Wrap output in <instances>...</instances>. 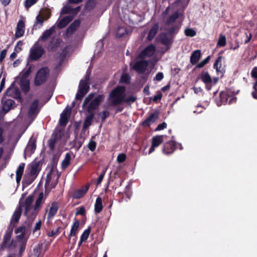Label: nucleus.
<instances>
[{
    "label": "nucleus",
    "mask_w": 257,
    "mask_h": 257,
    "mask_svg": "<svg viewBox=\"0 0 257 257\" xmlns=\"http://www.w3.org/2000/svg\"><path fill=\"white\" fill-rule=\"evenodd\" d=\"M125 88L123 86L117 87L111 91L109 95L111 103L113 105H117L122 102L128 104L134 102L137 98L134 95H130L125 98Z\"/></svg>",
    "instance_id": "obj_1"
},
{
    "label": "nucleus",
    "mask_w": 257,
    "mask_h": 257,
    "mask_svg": "<svg viewBox=\"0 0 257 257\" xmlns=\"http://www.w3.org/2000/svg\"><path fill=\"white\" fill-rule=\"evenodd\" d=\"M94 93H90L85 98L83 103V107L86 106L90 102L87 108L88 112H93V111L97 108L100 103L103 100L104 96L103 95H98L94 99Z\"/></svg>",
    "instance_id": "obj_2"
},
{
    "label": "nucleus",
    "mask_w": 257,
    "mask_h": 257,
    "mask_svg": "<svg viewBox=\"0 0 257 257\" xmlns=\"http://www.w3.org/2000/svg\"><path fill=\"white\" fill-rule=\"evenodd\" d=\"M90 74L87 72L84 80H81L79 83V89L76 95V99H81L88 92L89 88V80Z\"/></svg>",
    "instance_id": "obj_3"
},
{
    "label": "nucleus",
    "mask_w": 257,
    "mask_h": 257,
    "mask_svg": "<svg viewBox=\"0 0 257 257\" xmlns=\"http://www.w3.org/2000/svg\"><path fill=\"white\" fill-rule=\"evenodd\" d=\"M44 52L43 48L39 44L38 42H37L30 49L29 58L32 61L37 60L42 56Z\"/></svg>",
    "instance_id": "obj_4"
},
{
    "label": "nucleus",
    "mask_w": 257,
    "mask_h": 257,
    "mask_svg": "<svg viewBox=\"0 0 257 257\" xmlns=\"http://www.w3.org/2000/svg\"><path fill=\"white\" fill-rule=\"evenodd\" d=\"M49 70L47 67H42L37 72L35 78L34 83L36 86L43 84L47 80Z\"/></svg>",
    "instance_id": "obj_5"
},
{
    "label": "nucleus",
    "mask_w": 257,
    "mask_h": 257,
    "mask_svg": "<svg viewBox=\"0 0 257 257\" xmlns=\"http://www.w3.org/2000/svg\"><path fill=\"white\" fill-rule=\"evenodd\" d=\"M40 170V164L38 162L32 163L29 165L28 171L29 175L30 176L28 181L27 180V176H25V180L26 181H27V183L28 184H31L34 181L37 176L38 175Z\"/></svg>",
    "instance_id": "obj_6"
},
{
    "label": "nucleus",
    "mask_w": 257,
    "mask_h": 257,
    "mask_svg": "<svg viewBox=\"0 0 257 257\" xmlns=\"http://www.w3.org/2000/svg\"><path fill=\"white\" fill-rule=\"evenodd\" d=\"M13 228L14 226L12 227V228L8 227L6 233L4 236L3 240L1 245V248L2 249L15 247V245L14 244V240L11 239Z\"/></svg>",
    "instance_id": "obj_7"
},
{
    "label": "nucleus",
    "mask_w": 257,
    "mask_h": 257,
    "mask_svg": "<svg viewBox=\"0 0 257 257\" xmlns=\"http://www.w3.org/2000/svg\"><path fill=\"white\" fill-rule=\"evenodd\" d=\"M33 202V197L29 196L27 197L25 200V202L23 205H20V207H24L25 208V214L31 221L32 211L34 207H32V204Z\"/></svg>",
    "instance_id": "obj_8"
},
{
    "label": "nucleus",
    "mask_w": 257,
    "mask_h": 257,
    "mask_svg": "<svg viewBox=\"0 0 257 257\" xmlns=\"http://www.w3.org/2000/svg\"><path fill=\"white\" fill-rule=\"evenodd\" d=\"M44 201L45 198L44 197V194L43 192H41L39 194V196L35 202L34 209L32 211L31 221H33L36 218L38 210L42 205L44 203Z\"/></svg>",
    "instance_id": "obj_9"
},
{
    "label": "nucleus",
    "mask_w": 257,
    "mask_h": 257,
    "mask_svg": "<svg viewBox=\"0 0 257 257\" xmlns=\"http://www.w3.org/2000/svg\"><path fill=\"white\" fill-rule=\"evenodd\" d=\"M15 104V101L12 99H7L3 103L2 108L0 110V119L3 118L4 115L11 109L14 108L13 105Z\"/></svg>",
    "instance_id": "obj_10"
},
{
    "label": "nucleus",
    "mask_w": 257,
    "mask_h": 257,
    "mask_svg": "<svg viewBox=\"0 0 257 257\" xmlns=\"http://www.w3.org/2000/svg\"><path fill=\"white\" fill-rule=\"evenodd\" d=\"M205 84L206 89L210 90L212 86V79L208 72L203 71L198 77Z\"/></svg>",
    "instance_id": "obj_11"
},
{
    "label": "nucleus",
    "mask_w": 257,
    "mask_h": 257,
    "mask_svg": "<svg viewBox=\"0 0 257 257\" xmlns=\"http://www.w3.org/2000/svg\"><path fill=\"white\" fill-rule=\"evenodd\" d=\"M148 66V62L145 60L137 61L133 66V68L140 74L145 73Z\"/></svg>",
    "instance_id": "obj_12"
},
{
    "label": "nucleus",
    "mask_w": 257,
    "mask_h": 257,
    "mask_svg": "<svg viewBox=\"0 0 257 257\" xmlns=\"http://www.w3.org/2000/svg\"><path fill=\"white\" fill-rule=\"evenodd\" d=\"M156 51V47L151 44L147 47L139 55V57L141 58L150 57Z\"/></svg>",
    "instance_id": "obj_13"
},
{
    "label": "nucleus",
    "mask_w": 257,
    "mask_h": 257,
    "mask_svg": "<svg viewBox=\"0 0 257 257\" xmlns=\"http://www.w3.org/2000/svg\"><path fill=\"white\" fill-rule=\"evenodd\" d=\"M39 100L36 99L31 104L28 112V116L29 117H35L38 113L39 111Z\"/></svg>",
    "instance_id": "obj_14"
},
{
    "label": "nucleus",
    "mask_w": 257,
    "mask_h": 257,
    "mask_svg": "<svg viewBox=\"0 0 257 257\" xmlns=\"http://www.w3.org/2000/svg\"><path fill=\"white\" fill-rule=\"evenodd\" d=\"M55 32V25L52 26L50 29L45 31L41 36L39 38L38 41L39 42H46L51 36Z\"/></svg>",
    "instance_id": "obj_15"
},
{
    "label": "nucleus",
    "mask_w": 257,
    "mask_h": 257,
    "mask_svg": "<svg viewBox=\"0 0 257 257\" xmlns=\"http://www.w3.org/2000/svg\"><path fill=\"white\" fill-rule=\"evenodd\" d=\"M163 142V136H157L153 137L152 139V145L149 149V154H150L153 152L155 149L160 146Z\"/></svg>",
    "instance_id": "obj_16"
},
{
    "label": "nucleus",
    "mask_w": 257,
    "mask_h": 257,
    "mask_svg": "<svg viewBox=\"0 0 257 257\" xmlns=\"http://www.w3.org/2000/svg\"><path fill=\"white\" fill-rule=\"evenodd\" d=\"M61 134L60 132L53 134L48 141V146L51 151L55 148L56 144L60 140Z\"/></svg>",
    "instance_id": "obj_17"
},
{
    "label": "nucleus",
    "mask_w": 257,
    "mask_h": 257,
    "mask_svg": "<svg viewBox=\"0 0 257 257\" xmlns=\"http://www.w3.org/2000/svg\"><path fill=\"white\" fill-rule=\"evenodd\" d=\"M71 112V108H66L61 114L59 123L62 126L66 125L68 121V118Z\"/></svg>",
    "instance_id": "obj_18"
},
{
    "label": "nucleus",
    "mask_w": 257,
    "mask_h": 257,
    "mask_svg": "<svg viewBox=\"0 0 257 257\" xmlns=\"http://www.w3.org/2000/svg\"><path fill=\"white\" fill-rule=\"evenodd\" d=\"M60 44V40L59 39L52 37L46 45V47L49 51H54L56 48L59 46Z\"/></svg>",
    "instance_id": "obj_19"
},
{
    "label": "nucleus",
    "mask_w": 257,
    "mask_h": 257,
    "mask_svg": "<svg viewBox=\"0 0 257 257\" xmlns=\"http://www.w3.org/2000/svg\"><path fill=\"white\" fill-rule=\"evenodd\" d=\"M22 214V209L21 208V207H19L18 208L16 209L15 211L14 212L12 218L11 220L10 225L9 227H10L11 228H12V227H15V225L14 223H17L19 219L21 216Z\"/></svg>",
    "instance_id": "obj_20"
},
{
    "label": "nucleus",
    "mask_w": 257,
    "mask_h": 257,
    "mask_svg": "<svg viewBox=\"0 0 257 257\" xmlns=\"http://www.w3.org/2000/svg\"><path fill=\"white\" fill-rule=\"evenodd\" d=\"M6 94L15 98H20L21 93L19 89L15 87L11 86L6 91Z\"/></svg>",
    "instance_id": "obj_21"
},
{
    "label": "nucleus",
    "mask_w": 257,
    "mask_h": 257,
    "mask_svg": "<svg viewBox=\"0 0 257 257\" xmlns=\"http://www.w3.org/2000/svg\"><path fill=\"white\" fill-rule=\"evenodd\" d=\"M158 118V113L157 112H153L150 114L148 117L143 122L144 126H149L153 123Z\"/></svg>",
    "instance_id": "obj_22"
},
{
    "label": "nucleus",
    "mask_w": 257,
    "mask_h": 257,
    "mask_svg": "<svg viewBox=\"0 0 257 257\" xmlns=\"http://www.w3.org/2000/svg\"><path fill=\"white\" fill-rule=\"evenodd\" d=\"M176 149L175 144L173 141L167 142L164 145L163 152L164 154L169 155L172 153Z\"/></svg>",
    "instance_id": "obj_23"
},
{
    "label": "nucleus",
    "mask_w": 257,
    "mask_h": 257,
    "mask_svg": "<svg viewBox=\"0 0 257 257\" xmlns=\"http://www.w3.org/2000/svg\"><path fill=\"white\" fill-rule=\"evenodd\" d=\"M25 32V23L22 20H20L17 26L15 36L19 38L23 36Z\"/></svg>",
    "instance_id": "obj_24"
},
{
    "label": "nucleus",
    "mask_w": 257,
    "mask_h": 257,
    "mask_svg": "<svg viewBox=\"0 0 257 257\" xmlns=\"http://www.w3.org/2000/svg\"><path fill=\"white\" fill-rule=\"evenodd\" d=\"M73 19L72 17L68 16L65 17L57 23V26L59 29H62L66 27Z\"/></svg>",
    "instance_id": "obj_25"
},
{
    "label": "nucleus",
    "mask_w": 257,
    "mask_h": 257,
    "mask_svg": "<svg viewBox=\"0 0 257 257\" xmlns=\"http://www.w3.org/2000/svg\"><path fill=\"white\" fill-rule=\"evenodd\" d=\"M222 58V56H219L218 57L217 59L216 60L215 63L214 64V68L216 70L217 75H220L221 77H222L223 75V69L222 68L221 64Z\"/></svg>",
    "instance_id": "obj_26"
},
{
    "label": "nucleus",
    "mask_w": 257,
    "mask_h": 257,
    "mask_svg": "<svg viewBox=\"0 0 257 257\" xmlns=\"http://www.w3.org/2000/svg\"><path fill=\"white\" fill-rule=\"evenodd\" d=\"M80 24V21L79 20H75L67 28L66 34L67 35H72L78 28Z\"/></svg>",
    "instance_id": "obj_27"
},
{
    "label": "nucleus",
    "mask_w": 257,
    "mask_h": 257,
    "mask_svg": "<svg viewBox=\"0 0 257 257\" xmlns=\"http://www.w3.org/2000/svg\"><path fill=\"white\" fill-rule=\"evenodd\" d=\"M201 56V51L199 50H195L191 55L190 63L192 65L196 64L200 60Z\"/></svg>",
    "instance_id": "obj_28"
},
{
    "label": "nucleus",
    "mask_w": 257,
    "mask_h": 257,
    "mask_svg": "<svg viewBox=\"0 0 257 257\" xmlns=\"http://www.w3.org/2000/svg\"><path fill=\"white\" fill-rule=\"evenodd\" d=\"M25 164L24 163H21L18 167L16 171V181L18 184L20 183L22 176L24 173V168Z\"/></svg>",
    "instance_id": "obj_29"
},
{
    "label": "nucleus",
    "mask_w": 257,
    "mask_h": 257,
    "mask_svg": "<svg viewBox=\"0 0 257 257\" xmlns=\"http://www.w3.org/2000/svg\"><path fill=\"white\" fill-rule=\"evenodd\" d=\"M58 209V205L56 202L52 203L48 213V218L51 219L53 218L56 214Z\"/></svg>",
    "instance_id": "obj_30"
},
{
    "label": "nucleus",
    "mask_w": 257,
    "mask_h": 257,
    "mask_svg": "<svg viewBox=\"0 0 257 257\" xmlns=\"http://www.w3.org/2000/svg\"><path fill=\"white\" fill-rule=\"evenodd\" d=\"M89 189V185H87L84 187L79 189L74 192L73 196L74 198L79 199L83 197L87 192Z\"/></svg>",
    "instance_id": "obj_31"
},
{
    "label": "nucleus",
    "mask_w": 257,
    "mask_h": 257,
    "mask_svg": "<svg viewBox=\"0 0 257 257\" xmlns=\"http://www.w3.org/2000/svg\"><path fill=\"white\" fill-rule=\"evenodd\" d=\"M159 29L158 24H155L149 31L147 39L149 41H151L156 36Z\"/></svg>",
    "instance_id": "obj_32"
},
{
    "label": "nucleus",
    "mask_w": 257,
    "mask_h": 257,
    "mask_svg": "<svg viewBox=\"0 0 257 257\" xmlns=\"http://www.w3.org/2000/svg\"><path fill=\"white\" fill-rule=\"evenodd\" d=\"M55 178L57 180L59 178V175L56 176L55 168H52L47 175L46 183H49L52 178L54 179Z\"/></svg>",
    "instance_id": "obj_33"
},
{
    "label": "nucleus",
    "mask_w": 257,
    "mask_h": 257,
    "mask_svg": "<svg viewBox=\"0 0 257 257\" xmlns=\"http://www.w3.org/2000/svg\"><path fill=\"white\" fill-rule=\"evenodd\" d=\"M71 158V154L69 153H66L65 155V157L61 163L62 169H65L69 165Z\"/></svg>",
    "instance_id": "obj_34"
},
{
    "label": "nucleus",
    "mask_w": 257,
    "mask_h": 257,
    "mask_svg": "<svg viewBox=\"0 0 257 257\" xmlns=\"http://www.w3.org/2000/svg\"><path fill=\"white\" fill-rule=\"evenodd\" d=\"M89 114L86 116L83 123V128H86L89 127L92 123V121L94 116L93 112H89Z\"/></svg>",
    "instance_id": "obj_35"
},
{
    "label": "nucleus",
    "mask_w": 257,
    "mask_h": 257,
    "mask_svg": "<svg viewBox=\"0 0 257 257\" xmlns=\"http://www.w3.org/2000/svg\"><path fill=\"white\" fill-rule=\"evenodd\" d=\"M20 86L22 89L25 92L27 93L30 89V83L28 80H21Z\"/></svg>",
    "instance_id": "obj_36"
},
{
    "label": "nucleus",
    "mask_w": 257,
    "mask_h": 257,
    "mask_svg": "<svg viewBox=\"0 0 257 257\" xmlns=\"http://www.w3.org/2000/svg\"><path fill=\"white\" fill-rule=\"evenodd\" d=\"M79 225V221L77 220L76 219H75V221L71 227V229L69 234L70 236H73L76 235Z\"/></svg>",
    "instance_id": "obj_37"
},
{
    "label": "nucleus",
    "mask_w": 257,
    "mask_h": 257,
    "mask_svg": "<svg viewBox=\"0 0 257 257\" xmlns=\"http://www.w3.org/2000/svg\"><path fill=\"white\" fill-rule=\"evenodd\" d=\"M102 209V199L100 197H98L97 198L96 200V202L95 203V211L96 213H99Z\"/></svg>",
    "instance_id": "obj_38"
},
{
    "label": "nucleus",
    "mask_w": 257,
    "mask_h": 257,
    "mask_svg": "<svg viewBox=\"0 0 257 257\" xmlns=\"http://www.w3.org/2000/svg\"><path fill=\"white\" fill-rule=\"evenodd\" d=\"M159 39L161 43L164 45H168L170 43V39L166 33L160 35Z\"/></svg>",
    "instance_id": "obj_39"
},
{
    "label": "nucleus",
    "mask_w": 257,
    "mask_h": 257,
    "mask_svg": "<svg viewBox=\"0 0 257 257\" xmlns=\"http://www.w3.org/2000/svg\"><path fill=\"white\" fill-rule=\"evenodd\" d=\"M179 16V13L178 12H175L173 14H172L171 16L169 17V18L167 20L166 25H171L172 23H174L175 21L178 18Z\"/></svg>",
    "instance_id": "obj_40"
},
{
    "label": "nucleus",
    "mask_w": 257,
    "mask_h": 257,
    "mask_svg": "<svg viewBox=\"0 0 257 257\" xmlns=\"http://www.w3.org/2000/svg\"><path fill=\"white\" fill-rule=\"evenodd\" d=\"M44 21V20L43 17L42 16H41L40 14L38 15L36 17V21L34 25V27L35 29H37L38 25H40V26L39 27V28L40 27L42 26L43 24Z\"/></svg>",
    "instance_id": "obj_41"
},
{
    "label": "nucleus",
    "mask_w": 257,
    "mask_h": 257,
    "mask_svg": "<svg viewBox=\"0 0 257 257\" xmlns=\"http://www.w3.org/2000/svg\"><path fill=\"white\" fill-rule=\"evenodd\" d=\"M36 144L33 141H30L27 145L26 150L27 152H30V153H33L34 150L36 149Z\"/></svg>",
    "instance_id": "obj_42"
},
{
    "label": "nucleus",
    "mask_w": 257,
    "mask_h": 257,
    "mask_svg": "<svg viewBox=\"0 0 257 257\" xmlns=\"http://www.w3.org/2000/svg\"><path fill=\"white\" fill-rule=\"evenodd\" d=\"M31 72V68L29 67L27 70H23L20 74L22 77V80H27L26 78L29 76Z\"/></svg>",
    "instance_id": "obj_43"
},
{
    "label": "nucleus",
    "mask_w": 257,
    "mask_h": 257,
    "mask_svg": "<svg viewBox=\"0 0 257 257\" xmlns=\"http://www.w3.org/2000/svg\"><path fill=\"white\" fill-rule=\"evenodd\" d=\"M126 34V30L125 28L122 27H120L118 28L116 32V36L117 37H123Z\"/></svg>",
    "instance_id": "obj_44"
},
{
    "label": "nucleus",
    "mask_w": 257,
    "mask_h": 257,
    "mask_svg": "<svg viewBox=\"0 0 257 257\" xmlns=\"http://www.w3.org/2000/svg\"><path fill=\"white\" fill-rule=\"evenodd\" d=\"M210 59V57L209 56L204 59L203 60L201 61L200 63L197 64L195 67L196 68H201L203 67L206 64H207Z\"/></svg>",
    "instance_id": "obj_45"
},
{
    "label": "nucleus",
    "mask_w": 257,
    "mask_h": 257,
    "mask_svg": "<svg viewBox=\"0 0 257 257\" xmlns=\"http://www.w3.org/2000/svg\"><path fill=\"white\" fill-rule=\"evenodd\" d=\"M90 232V228H88L84 231L80 237V238H81V242H83L87 239L89 235Z\"/></svg>",
    "instance_id": "obj_46"
},
{
    "label": "nucleus",
    "mask_w": 257,
    "mask_h": 257,
    "mask_svg": "<svg viewBox=\"0 0 257 257\" xmlns=\"http://www.w3.org/2000/svg\"><path fill=\"white\" fill-rule=\"evenodd\" d=\"M185 34L186 36L189 37H193L196 35V32L192 29L188 28L185 29Z\"/></svg>",
    "instance_id": "obj_47"
},
{
    "label": "nucleus",
    "mask_w": 257,
    "mask_h": 257,
    "mask_svg": "<svg viewBox=\"0 0 257 257\" xmlns=\"http://www.w3.org/2000/svg\"><path fill=\"white\" fill-rule=\"evenodd\" d=\"M106 170H107V168H105L104 170H103V171L100 174V175L98 177V178L97 180V181H96L97 185H98L99 184H100L101 183V182H102V181L104 178V176L105 175Z\"/></svg>",
    "instance_id": "obj_48"
},
{
    "label": "nucleus",
    "mask_w": 257,
    "mask_h": 257,
    "mask_svg": "<svg viewBox=\"0 0 257 257\" xmlns=\"http://www.w3.org/2000/svg\"><path fill=\"white\" fill-rule=\"evenodd\" d=\"M225 46V36L221 35L217 42V47Z\"/></svg>",
    "instance_id": "obj_49"
},
{
    "label": "nucleus",
    "mask_w": 257,
    "mask_h": 257,
    "mask_svg": "<svg viewBox=\"0 0 257 257\" xmlns=\"http://www.w3.org/2000/svg\"><path fill=\"white\" fill-rule=\"evenodd\" d=\"M126 159V155L124 154H120L118 155L117 157V162L121 163L123 162Z\"/></svg>",
    "instance_id": "obj_50"
},
{
    "label": "nucleus",
    "mask_w": 257,
    "mask_h": 257,
    "mask_svg": "<svg viewBox=\"0 0 257 257\" xmlns=\"http://www.w3.org/2000/svg\"><path fill=\"white\" fill-rule=\"evenodd\" d=\"M85 214V209L84 207L82 206L77 209V211L75 213V215H84Z\"/></svg>",
    "instance_id": "obj_51"
},
{
    "label": "nucleus",
    "mask_w": 257,
    "mask_h": 257,
    "mask_svg": "<svg viewBox=\"0 0 257 257\" xmlns=\"http://www.w3.org/2000/svg\"><path fill=\"white\" fill-rule=\"evenodd\" d=\"M130 80V76L127 74H124L121 77V82L123 83H128Z\"/></svg>",
    "instance_id": "obj_52"
},
{
    "label": "nucleus",
    "mask_w": 257,
    "mask_h": 257,
    "mask_svg": "<svg viewBox=\"0 0 257 257\" xmlns=\"http://www.w3.org/2000/svg\"><path fill=\"white\" fill-rule=\"evenodd\" d=\"M37 2V0H26L25 7L29 8L36 3Z\"/></svg>",
    "instance_id": "obj_53"
},
{
    "label": "nucleus",
    "mask_w": 257,
    "mask_h": 257,
    "mask_svg": "<svg viewBox=\"0 0 257 257\" xmlns=\"http://www.w3.org/2000/svg\"><path fill=\"white\" fill-rule=\"evenodd\" d=\"M88 148L91 151H94L96 148V143L91 140L88 144Z\"/></svg>",
    "instance_id": "obj_54"
},
{
    "label": "nucleus",
    "mask_w": 257,
    "mask_h": 257,
    "mask_svg": "<svg viewBox=\"0 0 257 257\" xmlns=\"http://www.w3.org/2000/svg\"><path fill=\"white\" fill-rule=\"evenodd\" d=\"M71 12H73V9L70 6H65L62 10V13L67 14Z\"/></svg>",
    "instance_id": "obj_55"
},
{
    "label": "nucleus",
    "mask_w": 257,
    "mask_h": 257,
    "mask_svg": "<svg viewBox=\"0 0 257 257\" xmlns=\"http://www.w3.org/2000/svg\"><path fill=\"white\" fill-rule=\"evenodd\" d=\"M23 45V43L20 41L18 42L17 46L15 47V50L17 53H19L22 50V46Z\"/></svg>",
    "instance_id": "obj_56"
},
{
    "label": "nucleus",
    "mask_w": 257,
    "mask_h": 257,
    "mask_svg": "<svg viewBox=\"0 0 257 257\" xmlns=\"http://www.w3.org/2000/svg\"><path fill=\"white\" fill-rule=\"evenodd\" d=\"M253 89L254 91L252 92V96L254 99H257V80L253 85Z\"/></svg>",
    "instance_id": "obj_57"
},
{
    "label": "nucleus",
    "mask_w": 257,
    "mask_h": 257,
    "mask_svg": "<svg viewBox=\"0 0 257 257\" xmlns=\"http://www.w3.org/2000/svg\"><path fill=\"white\" fill-rule=\"evenodd\" d=\"M26 228L25 226H22L18 227L17 230L15 231V233L16 234L19 233H25Z\"/></svg>",
    "instance_id": "obj_58"
},
{
    "label": "nucleus",
    "mask_w": 257,
    "mask_h": 257,
    "mask_svg": "<svg viewBox=\"0 0 257 257\" xmlns=\"http://www.w3.org/2000/svg\"><path fill=\"white\" fill-rule=\"evenodd\" d=\"M164 78V74L162 72H159L158 73L155 78H154V80H156V81H161L163 79V78Z\"/></svg>",
    "instance_id": "obj_59"
},
{
    "label": "nucleus",
    "mask_w": 257,
    "mask_h": 257,
    "mask_svg": "<svg viewBox=\"0 0 257 257\" xmlns=\"http://www.w3.org/2000/svg\"><path fill=\"white\" fill-rule=\"evenodd\" d=\"M42 222L41 220H39L36 223L34 229H33V233H36L37 231L40 229L41 227Z\"/></svg>",
    "instance_id": "obj_60"
},
{
    "label": "nucleus",
    "mask_w": 257,
    "mask_h": 257,
    "mask_svg": "<svg viewBox=\"0 0 257 257\" xmlns=\"http://www.w3.org/2000/svg\"><path fill=\"white\" fill-rule=\"evenodd\" d=\"M167 127V123L165 122L159 124L157 127L156 128V131H161L164 128H165Z\"/></svg>",
    "instance_id": "obj_61"
},
{
    "label": "nucleus",
    "mask_w": 257,
    "mask_h": 257,
    "mask_svg": "<svg viewBox=\"0 0 257 257\" xmlns=\"http://www.w3.org/2000/svg\"><path fill=\"white\" fill-rule=\"evenodd\" d=\"M162 97V94L160 92L157 93V94L153 97V100L154 101H157L160 100Z\"/></svg>",
    "instance_id": "obj_62"
},
{
    "label": "nucleus",
    "mask_w": 257,
    "mask_h": 257,
    "mask_svg": "<svg viewBox=\"0 0 257 257\" xmlns=\"http://www.w3.org/2000/svg\"><path fill=\"white\" fill-rule=\"evenodd\" d=\"M100 114L101 115L102 121H104L105 119V118L108 116L109 113L108 111H104L102 112Z\"/></svg>",
    "instance_id": "obj_63"
},
{
    "label": "nucleus",
    "mask_w": 257,
    "mask_h": 257,
    "mask_svg": "<svg viewBox=\"0 0 257 257\" xmlns=\"http://www.w3.org/2000/svg\"><path fill=\"white\" fill-rule=\"evenodd\" d=\"M251 76L254 78H257V67H254L251 72Z\"/></svg>",
    "instance_id": "obj_64"
}]
</instances>
